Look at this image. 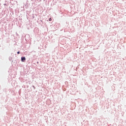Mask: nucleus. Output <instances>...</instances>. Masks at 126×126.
<instances>
[{
    "mask_svg": "<svg viewBox=\"0 0 126 126\" xmlns=\"http://www.w3.org/2000/svg\"><path fill=\"white\" fill-rule=\"evenodd\" d=\"M17 54H20V52H19V51H18V52H17Z\"/></svg>",
    "mask_w": 126,
    "mask_h": 126,
    "instance_id": "3",
    "label": "nucleus"
},
{
    "mask_svg": "<svg viewBox=\"0 0 126 126\" xmlns=\"http://www.w3.org/2000/svg\"><path fill=\"white\" fill-rule=\"evenodd\" d=\"M49 21H52V18H49Z\"/></svg>",
    "mask_w": 126,
    "mask_h": 126,
    "instance_id": "2",
    "label": "nucleus"
},
{
    "mask_svg": "<svg viewBox=\"0 0 126 126\" xmlns=\"http://www.w3.org/2000/svg\"><path fill=\"white\" fill-rule=\"evenodd\" d=\"M25 61H26V59L25 58V57H22V58H21V61H22L23 63H25Z\"/></svg>",
    "mask_w": 126,
    "mask_h": 126,
    "instance_id": "1",
    "label": "nucleus"
}]
</instances>
